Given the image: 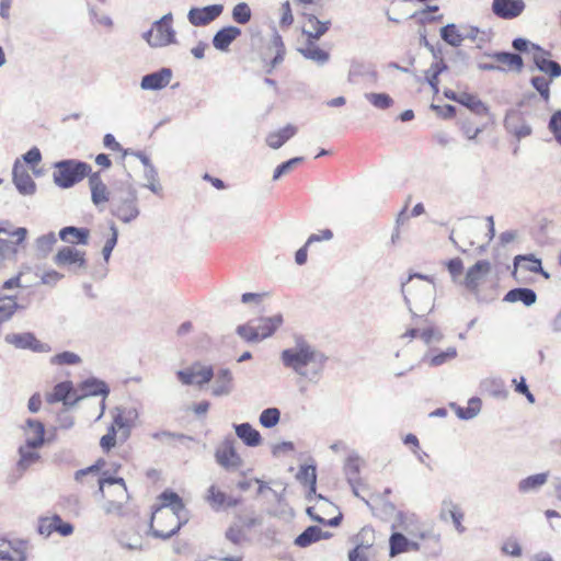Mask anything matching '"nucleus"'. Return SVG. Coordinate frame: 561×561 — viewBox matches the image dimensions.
<instances>
[{
    "instance_id": "nucleus-9",
    "label": "nucleus",
    "mask_w": 561,
    "mask_h": 561,
    "mask_svg": "<svg viewBox=\"0 0 561 561\" xmlns=\"http://www.w3.org/2000/svg\"><path fill=\"white\" fill-rule=\"evenodd\" d=\"M146 39L152 47H162L174 41L172 28V15L167 14L157 21L150 31L146 33Z\"/></svg>"
},
{
    "instance_id": "nucleus-29",
    "label": "nucleus",
    "mask_w": 561,
    "mask_h": 561,
    "mask_svg": "<svg viewBox=\"0 0 561 561\" xmlns=\"http://www.w3.org/2000/svg\"><path fill=\"white\" fill-rule=\"evenodd\" d=\"M298 131L297 126L287 124L283 128L271 131L266 136V145L272 149H279L284 144L291 139Z\"/></svg>"
},
{
    "instance_id": "nucleus-14",
    "label": "nucleus",
    "mask_w": 561,
    "mask_h": 561,
    "mask_svg": "<svg viewBox=\"0 0 561 561\" xmlns=\"http://www.w3.org/2000/svg\"><path fill=\"white\" fill-rule=\"evenodd\" d=\"M216 461L226 469H237L242 465V459L238 454L232 440H224L215 451Z\"/></svg>"
},
{
    "instance_id": "nucleus-44",
    "label": "nucleus",
    "mask_w": 561,
    "mask_h": 561,
    "mask_svg": "<svg viewBox=\"0 0 561 561\" xmlns=\"http://www.w3.org/2000/svg\"><path fill=\"white\" fill-rule=\"evenodd\" d=\"M451 99L457 103L462 104L463 106L476 112H479L480 110H485L482 101L477 95L471 93L462 92L459 93L458 95L451 96Z\"/></svg>"
},
{
    "instance_id": "nucleus-11",
    "label": "nucleus",
    "mask_w": 561,
    "mask_h": 561,
    "mask_svg": "<svg viewBox=\"0 0 561 561\" xmlns=\"http://www.w3.org/2000/svg\"><path fill=\"white\" fill-rule=\"evenodd\" d=\"M491 271V262L488 260H480L467 270L462 285L469 291L478 293L480 286L486 280Z\"/></svg>"
},
{
    "instance_id": "nucleus-64",
    "label": "nucleus",
    "mask_w": 561,
    "mask_h": 561,
    "mask_svg": "<svg viewBox=\"0 0 561 561\" xmlns=\"http://www.w3.org/2000/svg\"><path fill=\"white\" fill-rule=\"evenodd\" d=\"M368 546L357 545L353 550L348 553L350 561H367L366 550Z\"/></svg>"
},
{
    "instance_id": "nucleus-40",
    "label": "nucleus",
    "mask_w": 561,
    "mask_h": 561,
    "mask_svg": "<svg viewBox=\"0 0 561 561\" xmlns=\"http://www.w3.org/2000/svg\"><path fill=\"white\" fill-rule=\"evenodd\" d=\"M548 480V473L547 472H542V473H536V474H533V476H529L523 480L519 481L518 483V490L522 492V493H527V492H530V491H534V490H538L539 488H541Z\"/></svg>"
},
{
    "instance_id": "nucleus-30",
    "label": "nucleus",
    "mask_w": 561,
    "mask_h": 561,
    "mask_svg": "<svg viewBox=\"0 0 561 561\" xmlns=\"http://www.w3.org/2000/svg\"><path fill=\"white\" fill-rule=\"evenodd\" d=\"M171 78V70L163 68L157 72L145 76L141 80V88L145 90H160L170 83Z\"/></svg>"
},
{
    "instance_id": "nucleus-39",
    "label": "nucleus",
    "mask_w": 561,
    "mask_h": 561,
    "mask_svg": "<svg viewBox=\"0 0 561 561\" xmlns=\"http://www.w3.org/2000/svg\"><path fill=\"white\" fill-rule=\"evenodd\" d=\"M504 300L510 302L522 301L526 306H530L536 301V294L529 288H515L510 290Z\"/></svg>"
},
{
    "instance_id": "nucleus-25",
    "label": "nucleus",
    "mask_w": 561,
    "mask_h": 561,
    "mask_svg": "<svg viewBox=\"0 0 561 561\" xmlns=\"http://www.w3.org/2000/svg\"><path fill=\"white\" fill-rule=\"evenodd\" d=\"M26 553L22 542L0 539V561H25Z\"/></svg>"
},
{
    "instance_id": "nucleus-16",
    "label": "nucleus",
    "mask_w": 561,
    "mask_h": 561,
    "mask_svg": "<svg viewBox=\"0 0 561 561\" xmlns=\"http://www.w3.org/2000/svg\"><path fill=\"white\" fill-rule=\"evenodd\" d=\"M106 466L103 458H99L93 465L80 469L75 473V480L83 488H92L98 485V480L102 477V470Z\"/></svg>"
},
{
    "instance_id": "nucleus-57",
    "label": "nucleus",
    "mask_w": 561,
    "mask_h": 561,
    "mask_svg": "<svg viewBox=\"0 0 561 561\" xmlns=\"http://www.w3.org/2000/svg\"><path fill=\"white\" fill-rule=\"evenodd\" d=\"M533 87L540 93L543 100L548 101L550 96V80L545 77H534Z\"/></svg>"
},
{
    "instance_id": "nucleus-46",
    "label": "nucleus",
    "mask_w": 561,
    "mask_h": 561,
    "mask_svg": "<svg viewBox=\"0 0 561 561\" xmlns=\"http://www.w3.org/2000/svg\"><path fill=\"white\" fill-rule=\"evenodd\" d=\"M322 538V531L317 526L308 527L304 533H301L295 540L296 545L299 547H307L312 542H316Z\"/></svg>"
},
{
    "instance_id": "nucleus-31",
    "label": "nucleus",
    "mask_w": 561,
    "mask_h": 561,
    "mask_svg": "<svg viewBox=\"0 0 561 561\" xmlns=\"http://www.w3.org/2000/svg\"><path fill=\"white\" fill-rule=\"evenodd\" d=\"M241 35V30L237 26H226L219 30L214 38L213 45L218 50H228L229 46Z\"/></svg>"
},
{
    "instance_id": "nucleus-3",
    "label": "nucleus",
    "mask_w": 561,
    "mask_h": 561,
    "mask_svg": "<svg viewBox=\"0 0 561 561\" xmlns=\"http://www.w3.org/2000/svg\"><path fill=\"white\" fill-rule=\"evenodd\" d=\"M282 360L286 367L306 376L307 367H310L316 374L322 370L325 356L317 352L309 344L302 342L298 343L295 348L284 350L282 352Z\"/></svg>"
},
{
    "instance_id": "nucleus-55",
    "label": "nucleus",
    "mask_w": 561,
    "mask_h": 561,
    "mask_svg": "<svg viewBox=\"0 0 561 561\" xmlns=\"http://www.w3.org/2000/svg\"><path fill=\"white\" fill-rule=\"evenodd\" d=\"M302 160H304L302 158L296 157V158L289 159L286 162H283L275 169L274 174H273V180L277 181L282 175L290 172L296 165L301 163Z\"/></svg>"
},
{
    "instance_id": "nucleus-15",
    "label": "nucleus",
    "mask_w": 561,
    "mask_h": 561,
    "mask_svg": "<svg viewBox=\"0 0 561 561\" xmlns=\"http://www.w3.org/2000/svg\"><path fill=\"white\" fill-rule=\"evenodd\" d=\"M526 4L524 0H493L492 12L500 19L513 20L522 15Z\"/></svg>"
},
{
    "instance_id": "nucleus-37",
    "label": "nucleus",
    "mask_w": 561,
    "mask_h": 561,
    "mask_svg": "<svg viewBox=\"0 0 561 561\" xmlns=\"http://www.w3.org/2000/svg\"><path fill=\"white\" fill-rule=\"evenodd\" d=\"M515 271L518 268L530 273H542L541 260L533 254L517 255L514 259ZM547 276V274L545 273Z\"/></svg>"
},
{
    "instance_id": "nucleus-8",
    "label": "nucleus",
    "mask_w": 561,
    "mask_h": 561,
    "mask_svg": "<svg viewBox=\"0 0 561 561\" xmlns=\"http://www.w3.org/2000/svg\"><path fill=\"white\" fill-rule=\"evenodd\" d=\"M27 234L25 228H13L10 224L0 227V259L13 256Z\"/></svg>"
},
{
    "instance_id": "nucleus-18",
    "label": "nucleus",
    "mask_w": 561,
    "mask_h": 561,
    "mask_svg": "<svg viewBox=\"0 0 561 561\" xmlns=\"http://www.w3.org/2000/svg\"><path fill=\"white\" fill-rule=\"evenodd\" d=\"M58 266L85 267V252L72 247H62L54 259Z\"/></svg>"
},
{
    "instance_id": "nucleus-62",
    "label": "nucleus",
    "mask_w": 561,
    "mask_h": 561,
    "mask_svg": "<svg viewBox=\"0 0 561 561\" xmlns=\"http://www.w3.org/2000/svg\"><path fill=\"white\" fill-rule=\"evenodd\" d=\"M549 129L553 134L556 140L561 144V111H557L551 116Z\"/></svg>"
},
{
    "instance_id": "nucleus-10",
    "label": "nucleus",
    "mask_w": 561,
    "mask_h": 561,
    "mask_svg": "<svg viewBox=\"0 0 561 561\" xmlns=\"http://www.w3.org/2000/svg\"><path fill=\"white\" fill-rule=\"evenodd\" d=\"M37 531L44 537H49L53 534L68 537L73 534L75 526L70 522L64 520L58 514H51L38 518Z\"/></svg>"
},
{
    "instance_id": "nucleus-19",
    "label": "nucleus",
    "mask_w": 561,
    "mask_h": 561,
    "mask_svg": "<svg viewBox=\"0 0 561 561\" xmlns=\"http://www.w3.org/2000/svg\"><path fill=\"white\" fill-rule=\"evenodd\" d=\"M505 128L517 139L525 138L531 134V127L527 124L520 112H511L504 119Z\"/></svg>"
},
{
    "instance_id": "nucleus-35",
    "label": "nucleus",
    "mask_w": 561,
    "mask_h": 561,
    "mask_svg": "<svg viewBox=\"0 0 561 561\" xmlns=\"http://www.w3.org/2000/svg\"><path fill=\"white\" fill-rule=\"evenodd\" d=\"M215 377V383L213 387V394L220 397L229 393L232 386V374L229 369H219Z\"/></svg>"
},
{
    "instance_id": "nucleus-22",
    "label": "nucleus",
    "mask_w": 561,
    "mask_h": 561,
    "mask_svg": "<svg viewBox=\"0 0 561 561\" xmlns=\"http://www.w3.org/2000/svg\"><path fill=\"white\" fill-rule=\"evenodd\" d=\"M549 57L550 54L547 50L538 46L534 47L533 59L537 68L540 71L548 73L551 78H557L561 76V66L558 62L550 60Z\"/></svg>"
},
{
    "instance_id": "nucleus-6",
    "label": "nucleus",
    "mask_w": 561,
    "mask_h": 561,
    "mask_svg": "<svg viewBox=\"0 0 561 561\" xmlns=\"http://www.w3.org/2000/svg\"><path fill=\"white\" fill-rule=\"evenodd\" d=\"M90 169V165L84 162H76L73 160L61 161L55 167L54 180L60 187H70L83 180Z\"/></svg>"
},
{
    "instance_id": "nucleus-13",
    "label": "nucleus",
    "mask_w": 561,
    "mask_h": 561,
    "mask_svg": "<svg viewBox=\"0 0 561 561\" xmlns=\"http://www.w3.org/2000/svg\"><path fill=\"white\" fill-rule=\"evenodd\" d=\"M205 499L214 510H228L241 503L240 497L228 494L217 484L208 488Z\"/></svg>"
},
{
    "instance_id": "nucleus-49",
    "label": "nucleus",
    "mask_w": 561,
    "mask_h": 561,
    "mask_svg": "<svg viewBox=\"0 0 561 561\" xmlns=\"http://www.w3.org/2000/svg\"><path fill=\"white\" fill-rule=\"evenodd\" d=\"M445 68L446 66L443 64V61H437L434 62L425 72V78L435 92H438V77Z\"/></svg>"
},
{
    "instance_id": "nucleus-52",
    "label": "nucleus",
    "mask_w": 561,
    "mask_h": 561,
    "mask_svg": "<svg viewBox=\"0 0 561 561\" xmlns=\"http://www.w3.org/2000/svg\"><path fill=\"white\" fill-rule=\"evenodd\" d=\"M232 18L237 23H248L251 19L250 7L244 2L238 3L232 10Z\"/></svg>"
},
{
    "instance_id": "nucleus-33",
    "label": "nucleus",
    "mask_w": 561,
    "mask_h": 561,
    "mask_svg": "<svg viewBox=\"0 0 561 561\" xmlns=\"http://www.w3.org/2000/svg\"><path fill=\"white\" fill-rule=\"evenodd\" d=\"M493 59L497 62V67L505 71H520L523 68V59L517 54L496 53Z\"/></svg>"
},
{
    "instance_id": "nucleus-41",
    "label": "nucleus",
    "mask_w": 561,
    "mask_h": 561,
    "mask_svg": "<svg viewBox=\"0 0 561 561\" xmlns=\"http://www.w3.org/2000/svg\"><path fill=\"white\" fill-rule=\"evenodd\" d=\"M72 391L73 387L70 381L59 382L54 387L53 391L47 394V401L49 403L66 401Z\"/></svg>"
},
{
    "instance_id": "nucleus-51",
    "label": "nucleus",
    "mask_w": 561,
    "mask_h": 561,
    "mask_svg": "<svg viewBox=\"0 0 561 561\" xmlns=\"http://www.w3.org/2000/svg\"><path fill=\"white\" fill-rule=\"evenodd\" d=\"M366 99L377 108L386 110L393 104V100L386 93H368Z\"/></svg>"
},
{
    "instance_id": "nucleus-21",
    "label": "nucleus",
    "mask_w": 561,
    "mask_h": 561,
    "mask_svg": "<svg viewBox=\"0 0 561 561\" xmlns=\"http://www.w3.org/2000/svg\"><path fill=\"white\" fill-rule=\"evenodd\" d=\"M136 195L128 192L126 197L115 204L114 215L124 222H129L139 215Z\"/></svg>"
},
{
    "instance_id": "nucleus-61",
    "label": "nucleus",
    "mask_w": 561,
    "mask_h": 561,
    "mask_svg": "<svg viewBox=\"0 0 561 561\" xmlns=\"http://www.w3.org/2000/svg\"><path fill=\"white\" fill-rule=\"evenodd\" d=\"M503 553L511 556V557H520L522 556V547L519 542L514 539L510 538L504 541L502 546Z\"/></svg>"
},
{
    "instance_id": "nucleus-2",
    "label": "nucleus",
    "mask_w": 561,
    "mask_h": 561,
    "mask_svg": "<svg viewBox=\"0 0 561 561\" xmlns=\"http://www.w3.org/2000/svg\"><path fill=\"white\" fill-rule=\"evenodd\" d=\"M96 494L106 514L124 515L130 501L126 482L123 478L111 477L103 472L98 480Z\"/></svg>"
},
{
    "instance_id": "nucleus-36",
    "label": "nucleus",
    "mask_w": 561,
    "mask_h": 561,
    "mask_svg": "<svg viewBox=\"0 0 561 561\" xmlns=\"http://www.w3.org/2000/svg\"><path fill=\"white\" fill-rule=\"evenodd\" d=\"M39 447L41 446H31L28 443H25L20 447V459L18 461V468L21 471L26 470L30 466L39 460L41 456L37 451Z\"/></svg>"
},
{
    "instance_id": "nucleus-34",
    "label": "nucleus",
    "mask_w": 561,
    "mask_h": 561,
    "mask_svg": "<svg viewBox=\"0 0 561 561\" xmlns=\"http://www.w3.org/2000/svg\"><path fill=\"white\" fill-rule=\"evenodd\" d=\"M59 237L62 241L71 244H87L89 230L87 228L65 227L60 230Z\"/></svg>"
},
{
    "instance_id": "nucleus-28",
    "label": "nucleus",
    "mask_w": 561,
    "mask_h": 561,
    "mask_svg": "<svg viewBox=\"0 0 561 561\" xmlns=\"http://www.w3.org/2000/svg\"><path fill=\"white\" fill-rule=\"evenodd\" d=\"M25 443L31 446H43L45 443V427L39 421L28 419L23 426Z\"/></svg>"
},
{
    "instance_id": "nucleus-38",
    "label": "nucleus",
    "mask_w": 561,
    "mask_h": 561,
    "mask_svg": "<svg viewBox=\"0 0 561 561\" xmlns=\"http://www.w3.org/2000/svg\"><path fill=\"white\" fill-rule=\"evenodd\" d=\"M440 37L444 42L453 47H459L465 36L456 24H447L440 28Z\"/></svg>"
},
{
    "instance_id": "nucleus-17",
    "label": "nucleus",
    "mask_w": 561,
    "mask_h": 561,
    "mask_svg": "<svg viewBox=\"0 0 561 561\" xmlns=\"http://www.w3.org/2000/svg\"><path fill=\"white\" fill-rule=\"evenodd\" d=\"M224 7L221 4H211L204 8H193L188 12V21L194 26L207 25L215 21L221 13Z\"/></svg>"
},
{
    "instance_id": "nucleus-32",
    "label": "nucleus",
    "mask_w": 561,
    "mask_h": 561,
    "mask_svg": "<svg viewBox=\"0 0 561 561\" xmlns=\"http://www.w3.org/2000/svg\"><path fill=\"white\" fill-rule=\"evenodd\" d=\"M236 435L250 447H256L261 445L262 437L257 430H255L249 423H242L234 426Z\"/></svg>"
},
{
    "instance_id": "nucleus-5",
    "label": "nucleus",
    "mask_w": 561,
    "mask_h": 561,
    "mask_svg": "<svg viewBox=\"0 0 561 561\" xmlns=\"http://www.w3.org/2000/svg\"><path fill=\"white\" fill-rule=\"evenodd\" d=\"M286 47L282 36L274 33L273 36L264 41L259 48V58L264 71L271 75L285 59Z\"/></svg>"
},
{
    "instance_id": "nucleus-48",
    "label": "nucleus",
    "mask_w": 561,
    "mask_h": 561,
    "mask_svg": "<svg viewBox=\"0 0 561 561\" xmlns=\"http://www.w3.org/2000/svg\"><path fill=\"white\" fill-rule=\"evenodd\" d=\"M50 363L53 365L57 366H65V365H78L81 363V358L78 354L73 352H62L59 354H56L50 358Z\"/></svg>"
},
{
    "instance_id": "nucleus-53",
    "label": "nucleus",
    "mask_w": 561,
    "mask_h": 561,
    "mask_svg": "<svg viewBox=\"0 0 561 561\" xmlns=\"http://www.w3.org/2000/svg\"><path fill=\"white\" fill-rule=\"evenodd\" d=\"M460 129L469 140H473L478 137V135L482 131L483 128L482 126L474 123L472 119L467 118L461 122Z\"/></svg>"
},
{
    "instance_id": "nucleus-20",
    "label": "nucleus",
    "mask_w": 561,
    "mask_h": 561,
    "mask_svg": "<svg viewBox=\"0 0 561 561\" xmlns=\"http://www.w3.org/2000/svg\"><path fill=\"white\" fill-rule=\"evenodd\" d=\"M331 25L330 21L322 22L312 14L305 15V22L301 32L306 36L307 42L318 41Z\"/></svg>"
},
{
    "instance_id": "nucleus-43",
    "label": "nucleus",
    "mask_w": 561,
    "mask_h": 561,
    "mask_svg": "<svg viewBox=\"0 0 561 561\" xmlns=\"http://www.w3.org/2000/svg\"><path fill=\"white\" fill-rule=\"evenodd\" d=\"M283 318L282 316H274L271 318L261 319L260 325L256 328L259 330V334L261 339H265L271 336L277 328L282 324Z\"/></svg>"
},
{
    "instance_id": "nucleus-60",
    "label": "nucleus",
    "mask_w": 561,
    "mask_h": 561,
    "mask_svg": "<svg viewBox=\"0 0 561 561\" xmlns=\"http://www.w3.org/2000/svg\"><path fill=\"white\" fill-rule=\"evenodd\" d=\"M238 334L248 342L260 340L259 330L250 324L239 325L237 329Z\"/></svg>"
},
{
    "instance_id": "nucleus-7",
    "label": "nucleus",
    "mask_w": 561,
    "mask_h": 561,
    "mask_svg": "<svg viewBox=\"0 0 561 561\" xmlns=\"http://www.w3.org/2000/svg\"><path fill=\"white\" fill-rule=\"evenodd\" d=\"M215 376L211 365L202 362H194L188 367L176 373V377L182 385L203 387L207 385Z\"/></svg>"
},
{
    "instance_id": "nucleus-42",
    "label": "nucleus",
    "mask_w": 561,
    "mask_h": 561,
    "mask_svg": "<svg viewBox=\"0 0 561 561\" xmlns=\"http://www.w3.org/2000/svg\"><path fill=\"white\" fill-rule=\"evenodd\" d=\"M300 53L308 59L323 64L329 60V53L321 49L316 45V41L307 42L305 48L300 49Z\"/></svg>"
},
{
    "instance_id": "nucleus-12",
    "label": "nucleus",
    "mask_w": 561,
    "mask_h": 561,
    "mask_svg": "<svg viewBox=\"0 0 561 561\" xmlns=\"http://www.w3.org/2000/svg\"><path fill=\"white\" fill-rule=\"evenodd\" d=\"M119 432H123L122 439H127L129 431L123 416L117 415L108 426L106 434L100 439V447L104 454H108L117 445Z\"/></svg>"
},
{
    "instance_id": "nucleus-23",
    "label": "nucleus",
    "mask_w": 561,
    "mask_h": 561,
    "mask_svg": "<svg viewBox=\"0 0 561 561\" xmlns=\"http://www.w3.org/2000/svg\"><path fill=\"white\" fill-rule=\"evenodd\" d=\"M7 341L16 347L30 348L35 352H48L50 350L47 344H43L30 332L8 335Z\"/></svg>"
},
{
    "instance_id": "nucleus-27",
    "label": "nucleus",
    "mask_w": 561,
    "mask_h": 561,
    "mask_svg": "<svg viewBox=\"0 0 561 561\" xmlns=\"http://www.w3.org/2000/svg\"><path fill=\"white\" fill-rule=\"evenodd\" d=\"M89 186L91 190V198L95 206L104 205L110 201L111 193L99 173H93L89 178Z\"/></svg>"
},
{
    "instance_id": "nucleus-24",
    "label": "nucleus",
    "mask_w": 561,
    "mask_h": 561,
    "mask_svg": "<svg viewBox=\"0 0 561 561\" xmlns=\"http://www.w3.org/2000/svg\"><path fill=\"white\" fill-rule=\"evenodd\" d=\"M13 182L22 194H32L35 192L36 185L25 165L20 161H16L13 167Z\"/></svg>"
},
{
    "instance_id": "nucleus-26",
    "label": "nucleus",
    "mask_w": 561,
    "mask_h": 561,
    "mask_svg": "<svg viewBox=\"0 0 561 561\" xmlns=\"http://www.w3.org/2000/svg\"><path fill=\"white\" fill-rule=\"evenodd\" d=\"M439 515L440 518L444 520L450 518L458 533L461 534L466 530L465 526L462 525V520L465 517L463 511L458 504L454 503L451 500L443 501Z\"/></svg>"
},
{
    "instance_id": "nucleus-4",
    "label": "nucleus",
    "mask_w": 561,
    "mask_h": 561,
    "mask_svg": "<svg viewBox=\"0 0 561 561\" xmlns=\"http://www.w3.org/2000/svg\"><path fill=\"white\" fill-rule=\"evenodd\" d=\"M439 547V536L432 533L422 531L408 539L400 533H394L390 537V556H397L409 550H435Z\"/></svg>"
},
{
    "instance_id": "nucleus-50",
    "label": "nucleus",
    "mask_w": 561,
    "mask_h": 561,
    "mask_svg": "<svg viewBox=\"0 0 561 561\" xmlns=\"http://www.w3.org/2000/svg\"><path fill=\"white\" fill-rule=\"evenodd\" d=\"M280 413L276 408L264 410L260 415V423L264 427H273L279 422Z\"/></svg>"
},
{
    "instance_id": "nucleus-54",
    "label": "nucleus",
    "mask_w": 561,
    "mask_h": 561,
    "mask_svg": "<svg viewBox=\"0 0 561 561\" xmlns=\"http://www.w3.org/2000/svg\"><path fill=\"white\" fill-rule=\"evenodd\" d=\"M294 23V15L290 8L289 1H285L282 3L279 8V26L284 28H288Z\"/></svg>"
},
{
    "instance_id": "nucleus-59",
    "label": "nucleus",
    "mask_w": 561,
    "mask_h": 561,
    "mask_svg": "<svg viewBox=\"0 0 561 561\" xmlns=\"http://www.w3.org/2000/svg\"><path fill=\"white\" fill-rule=\"evenodd\" d=\"M117 238H118L117 229H116L115 226H112L111 227V234L106 239V241L104 243V247H103V250H102V253H103V256H104L105 261H108V259L111 256V253H112L113 249L115 248V245L117 243Z\"/></svg>"
},
{
    "instance_id": "nucleus-45",
    "label": "nucleus",
    "mask_w": 561,
    "mask_h": 561,
    "mask_svg": "<svg viewBox=\"0 0 561 561\" xmlns=\"http://www.w3.org/2000/svg\"><path fill=\"white\" fill-rule=\"evenodd\" d=\"M84 396H102L103 399L108 394V388L103 381L95 379L87 380L81 387Z\"/></svg>"
},
{
    "instance_id": "nucleus-1",
    "label": "nucleus",
    "mask_w": 561,
    "mask_h": 561,
    "mask_svg": "<svg viewBox=\"0 0 561 561\" xmlns=\"http://www.w3.org/2000/svg\"><path fill=\"white\" fill-rule=\"evenodd\" d=\"M184 511V502L172 490L163 491L157 497V504L151 513L150 530L157 538L167 539L181 528L180 513Z\"/></svg>"
},
{
    "instance_id": "nucleus-58",
    "label": "nucleus",
    "mask_w": 561,
    "mask_h": 561,
    "mask_svg": "<svg viewBox=\"0 0 561 561\" xmlns=\"http://www.w3.org/2000/svg\"><path fill=\"white\" fill-rule=\"evenodd\" d=\"M480 404H481V402L479 399H471L469 401L468 408H466V409L459 408L457 410V414L461 419H471V417L476 416L477 413L479 412Z\"/></svg>"
},
{
    "instance_id": "nucleus-63",
    "label": "nucleus",
    "mask_w": 561,
    "mask_h": 561,
    "mask_svg": "<svg viewBox=\"0 0 561 561\" xmlns=\"http://www.w3.org/2000/svg\"><path fill=\"white\" fill-rule=\"evenodd\" d=\"M446 266L454 280L457 279L463 271V263L459 257L449 260Z\"/></svg>"
},
{
    "instance_id": "nucleus-56",
    "label": "nucleus",
    "mask_w": 561,
    "mask_h": 561,
    "mask_svg": "<svg viewBox=\"0 0 561 561\" xmlns=\"http://www.w3.org/2000/svg\"><path fill=\"white\" fill-rule=\"evenodd\" d=\"M456 356H457L456 347H448L446 351L434 355L430 359V365L431 366H440V365L445 364L446 362L454 359Z\"/></svg>"
},
{
    "instance_id": "nucleus-47",
    "label": "nucleus",
    "mask_w": 561,
    "mask_h": 561,
    "mask_svg": "<svg viewBox=\"0 0 561 561\" xmlns=\"http://www.w3.org/2000/svg\"><path fill=\"white\" fill-rule=\"evenodd\" d=\"M297 479L305 485L309 486L310 491H316L317 471L313 466H302L297 474Z\"/></svg>"
}]
</instances>
